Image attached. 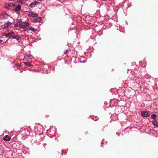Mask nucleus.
I'll return each instance as SVG.
<instances>
[{
	"label": "nucleus",
	"instance_id": "10",
	"mask_svg": "<svg viewBox=\"0 0 158 158\" xmlns=\"http://www.w3.org/2000/svg\"><path fill=\"white\" fill-rule=\"evenodd\" d=\"M24 64L28 66L29 67H31L32 66V65L29 62H24Z\"/></svg>",
	"mask_w": 158,
	"mask_h": 158
},
{
	"label": "nucleus",
	"instance_id": "7",
	"mask_svg": "<svg viewBox=\"0 0 158 158\" xmlns=\"http://www.w3.org/2000/svg\"><path fill=\"white\" fill-rule=\"evenodd\" d=\"M13 6V4L10 3L6 4L5 5V7L7 9H10V7H12Z\"/></svg>",
	"mask_w": 158,
	"mask_h": 158
},
{
	"label": "nucleus",
	"instance_id": "18",
	"mask_svg": "<svg viewBox=\"0 0 158 158\" xmlns=\"http://www.w3.org/2000/svg\"><path fill=\"white\" fill-rule=\"evenodd\" d=\"M33 32H35L36 30H31Z\"/></svg>",
	"mask_w": 158,
	"mask_h": 158
},
{
	"label": "nucleus",
	"instance_id": "1",
	"mask_svg": "<svg viewBox=\"0 0 158 158\" xmlns=\"http://www.w3.org/2000/svg\"><path fill=\"white\" fill-rule=\"evenodd\" d=\"M26 14L30 17H32L34 19V20L36 22H39L42 20V18L40 17H38V15L29 11H26Z\"/></svg>",
	"mask_w": 158,
	"mask_h": 158
},
{
	"label": "nucleus",
	"instance_id": "20",
	"mask_svg": "<svg viewBox=\"0 0 158 158\" xmlns=\"http://www.w3.org/2000/svg\"><path fill=\"white\" fill-rule=\"evenodd\" d=\"M27 30H23V31H26Z\"/></svg>",
	"mask_w": 158,
	"mask_h": 158
},
{
	"label": "nucleus",
	"instance_id": "14",
	"mask_svg": "<svg viewBox=\"0 0 158 158\" xmlns=\"http://www.w3.org/2000/svg\"><path fill=\"white\" fill-rule=\"evenodd\" d=\"M68 50H66L64 52V54H67L68 53Z\"/></svg>",
	"mask_w": 158,
	"mask_h": 158
},
{
	"label": "nucleus",
	"instance_id": "5",
	"mask_svg": "<svg viewBox=\"0 0 158 158\" xmlns=\"http://www.w3.org/2000/svg\"><path fill=\"white\" fill-rule=\"evenodd\" d=\"M10 139L11 137L7 135L3 138V139L5 141H9L10 140Z\"/></svg>",
	"mask_w": 158,
	"mask_h": 158
},
{
	"label": "nucleus",
	"instance_id": "12",
	"mask_svg": "<svg viewBox=\"0 0 158 158\" xmlns=\"http://www.w3.org/2000/svg\"><path fill=\"white\" fill-rule=\"evenodd\" d=\"M14 34V33L13 32H11L10 33H6L5 34V35L6 37H11V35L12 34Z\"/></svg>",
	"mask_w": 158,
	"mask_h": 158
},
{
	"label": "nucleus",
	"instance_id": "6",
	"mask_svg": "<svg viewBox=\"0 0 158 158\" xmlns=\"http://www.w3.org/2000/svg\"><path fill=\"white\" fill-rule=\"evenodd\" d=\"M39 2L37 1L31 3L30 5V6L31 8H32L34 7L35 5L37 4H38Z\"/></svg>",
	"mask_w": 158,
	"mask_h": 158
},
{
	"label": "nucleus",
	"instance_id": "13",
	"mask_svg": "<svg viewBox=\"0 0 158 158\" xmlns=\"http://www.w3.org/2000/svg\"><path fill=\"white\" fill-rule=\"evenodd\" d=\"M16 37H17L15 36H12L11 37V38L13 39H17V38H16Z\"/></svg>",
	"mask_w": 158,
	"mask_h": 158
},
{
	"label": "nucleus",
	"instance_id": "9",
	"mask_svg": "<svg viewBox=\"0 0 158 158\" xmlns=\"http://www.w3.org/2000/svg\"><path fill=\"white\" fill-rule=\"evenodd\" d=\"M153 124L155 126L158 127V123L156 120H154L152 122Z\"/></svg>",
	"mask_w": 158,
	"mask_h": 158
},
{
	"label": "nucleus",
	"instance_id": "19",
	"mask_svg": "<svg viewBox=\"0 0 158 158\" xmlns=\"http://www.w3.org/2000/svg\"><path fill=\"white\" fill-rule=\"evenodd\" d=\"M27 56V57L28 58V57H29L30 56Z\"/></svg>",
	"mask_w": 158,
	"mask_h": 158
},
{
	"label": "nucleus",
	"instance_id": "8",
	"mask_svg": "<svg viewBox=\"0 0 158 158\" xmlns=\"http://www.w3.org/2000/svg\"><path fill=\"white\" fill-rule=\"evenodd\" d=\"M21 6L20 4L18 5L15 8L14 10L15 12L18 11L20 10Z\"/></svg>",
	"mask_w": 158,
	"mask_h": 158
},
{
	"label": "nucleus",
	"instance_id": "4",
	"mask_svg": "<svg viewBox=\"0 0 158 158\" xmlns=\"http://www.w3.org/2000/svg\"><path fill=\"white\" fill-rule=\"evenodd\" d=\"M141 115L144 117H148L150 115L148 113L147 111H143L141 113Z\"/></svg>",
	"mask_w": 158,
	"mask_h": 158
},
{
	"label": "nucleus",
	"instance_id": "3",
	"mask_svg": "<svg viewBox=\"0 0 158 158\" xmlns=\"http://www.w3.org/2000/svg\"><path fill=\"white\" fill-rule=\"evenodd\" d=\"M11 23L9 22H7L4 25L1 26L2 28L6 29L10 27L11 25Z\"/></svg>",
	"mask_w": 158,
	"mask_h": 158
},
{
	"label": "nucleus",
	"instance_id": "16",
	"mask_svg": "<svg viewBox=\"0 0 158 158\" xmlns=\"http://www.w3.org/2000/svg\"><path fill=\"white\" fill-rule=\"evenodd\" d=\"M17 65H18V66H20V67H21V65L20 64H17Z\"/></svg>",
	"mask_w": 158,
	"mask_h": 158
},
{
	"label": "nucleus",
	"instance_id": "15",
	"mask_svg": "<svg viewBox=\"0 0 158 158\" xmlns=\"http://www.w3.org/2000/svg\"><path fill=\"white\" fill-rule=\"evenodd\" d=\"M27 0H20V1L22 2H25Z\"/></svg>",
	"mask_w": 158,
	"mask_h": 158
},
{
	"label": "nucleus",
	"instance_id": "17",
	"mask_svg": "<svg viewBox=\"0 0 158 158\" xmlns=\"http://www.w3.org/2000/svg\"><path fill=\"white\" fill-rule=\"evenodd\" d=\"M29 30H35V29H34V28H32V29H31V28H30V29H29Z\"/></svg>",
	"mask_w": 158,
	"mask_h": 158
},
{
	"label": "nucleus",
	"instance_id": "2",
	"mask_svg": "<svg viewBox=\"0 0 158 158\" xmlns=\"http://www.w3.org/2000/svg\"><path fill=\"white\" fill-rule=\"evenodd\" d=\"M15 25H17V26L20 25L21 28L23 29L26 28V27L29 26V24L27 23H23L20 24V23L19 22L18 20L15 22Z\"/></svg>",
	"mask_w": 158,
	"mask_h": 158
},
{
	"label": "nucleus",
	"instance_id": "11",
	"mask_svg": "<svg viewBox=\"0 0 158 158\" xmlns=\"http://www.w3.org/2000/svg\"><path fill=\"white\" fill-rule=\"evenodd\" d=\"M156 116L157 115L156 114H153L151 115V118L152 119H155L156 118Z\"/></svg>",
	"mask_w": 158,
	"mask_h": 158
}]
</instances>
